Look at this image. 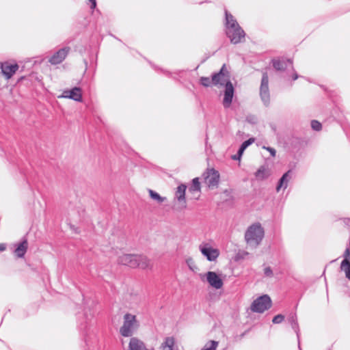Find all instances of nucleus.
<instances>
[{"label": "nucleus", "mask_w": 350, "mask_h": 350, "mask_svg": "<svg viewBox=\"0 0 350 350\" xmlns=\"http://www.w3.org/2000/svg\"><path fill=\"white\" fill-rule=\"evenodd\" d=\"M343 221L347 226L350 228V218H345Z\"/></svg>", "instance_id": "40"}, {"label": "nucleus", "mask_w": 350, "mask_h": 350, "mask_svg": "<svg viewBox=\"0 0 350 350\" xmlns=\"http://www.w3.org/2000/svg\"><path fill=\"white\" fill-rule=\"evenodd\" d=\"M246 120H247L248 122H250V123H251V124H256V122H257V121H256V117H255V116H247V117L246 118Z\"/></svg>", "instance_id": "37"}, {"label": "nucleus", "mask_w": 350, "mask_h": 350, "mask_svg": "<svg viewBox=\"0 0 350 350\" xmlns=\"http://www.w3.org/2000/svg\"><path fill=\"white\" fill-rule=\"evenodd\" d=\"M88 322L85 321V323L83 324L81 323L79 325V329L81 331L83 332V336H84V341L86 345V346H89V337L88 336Z\"/></svg>", "instance_id": "27"}, {"label": "nucleus", "mask_w": 350, "mask_h": 350, "mask_svg": "<svg viewBox=\"0 0 350 350\" xmlns=\"http://www.w3.org/2000/svg\"><path fill=\"white\" fill-rule=\"evenodd\" d=\"M264 275L266 277L272 278L273 273L272 269L270 267H267L264 269Z\"/></svg>", "instance_id": "34"}, {"label": "nucleus", "mask_w": 350, "mask_h": 350, "mask_svg": "<svg viewBox=\"0 0 350 350\" xmlns=\"http://www.w3.org/2000/svg\"><path fill=\"white\" fill-rule=\"evenodd\" d=\"M242 156L243 154L240 151L237 150V154L231 156V159L234 161H240Z\"/></svg>", "instance_id": "36"}, {"label": "nucleus", "mask_w": 350, "mask_h": 350, "mask_svg": "<svg viewBox=\"0 0 350 350\" xmlns=\"http://www.w3.org/2000/svg\"><path fill=\"white\" fill-rule=\"evenodd\" d=\"M28 249V241L26 237H23L22 240L15 245L14 254L18 258H23Z\"/></svg>", "instance_id": "14"}, {"label": "nucleus", "mask_w": 350, "mask_h": 350, "mask_svg": "<svg viewBox=\"0 0 350 350\" xmlns=\"http://www.w3.org/2000/svg\"><path fill=\"white\" fill-rule=\"evenodd\" d=\"M265 236V230L260 223L250 226L245 232V239L247 244L257 246L260 245Z\"/></svg>", "instance_id": "2"}, {"label": "nucleus", "mask_w": 350, "mask_h": 350, "mask_svg": "<svg viewBox=\"0 0 350 350\" xmlns=\"http://www.w3.org/2000/svg\"><path fill=\"white\" fill-rule=\"evenodd\" d=\"M90 3V9L94 10L96 7V0H89Z\"/></svg>", "instance_id": "39"}, {"label": "nucleus", "mask_w": 350, "mask_h": 350, "mask_svg": "<svg viewBox=\"0 0 350 350\" xmlns=\"http://www.w3.org/2000/svg\"><path fill=\"white\" fill-rule=\"evenodd\" d=\"M271 306L272 301L271 297L268 295H262L252 301L250 309L254 312L263 313L265 310L271 308Z\"/></svg>", "instance_id": "4"}, {"label": "nucleus", "mask_w": 350, "mask_h": 350, "mask_svg": "<svg viewBox=\"0 0 350 350\" xmlns=\"http://www.w3.org/2000/svg\"><path fill=\"white\" fill-rule=\"evenodd\" d=\"M200 84L205 88L210 87L212 84L211 79L207 77H201L200 78Z\"/></svg>", "instance_id": "31"}, {"label": "nucleus", "mask_w": 350, "mask_h": 350, "mask_svg": "<svg viewBox=\"0 0 350 350\" xmlns=\"http://www.w3.org/2000/svg\"><path fill=\"white\" fill-rule=\"evenodd\" d=\"M342 257L340 269L345 272L346 278L350 280V248L345 249Z\"/></svg>", "instance_id": "13"}, {"label": "nucleus", "mask_w": 350, "mask_h": 350, "mask_svg": "<svg viewBox=\"0 0 350 350\" xmlns=\"http://www.w3.org/2000/svg\"><path fill=\"white\" fill-rule=\"evenodd\" d=\"M129 350H149L145 343L136 337H132L129 344Z\"/></svg>", "instance_id": "20"}, {"label": "nucleus", "mask_w": 350, "mask_h": 350, "mask_svg": "<svg viewBox=\"0 0 350 350\" xmlns=\"http://www.w3.org/2000/svg\"><path fill=\"white\" fill-rule=\"evenodd\" d=\"M205 183L209 187L217 186L219 180V174L215 169L207 170L203 174Z\"/></svg>", "instance_id": "9"}, {"label": "nucleus", "mask_w": 350, "mask_h": 350, "mask_svg": "<svg viewBox=\"0 0 350 350\" xmlns=\"http://www.w3.org/2000/svg\"><path fill=\"white\" fill-rule=\"evenodd\" d=\"M218 346V342L215 340H210L201 350H216Z\"/></svg>", "instance_id": "29"}, {"label": "nucleus", "mask_w": 350, "mask_h": 350, "mask_svg": "<svg viewBox=\"0 0 350 350\" xmlns=\"http://www.w3.org/2000/svg\"><path fill=\"white\" fill-rule=\"evenodd\" d=\"M288 321L291 324L292 329L294 330V332H295V334L297 335V340H298V347H299V350H301V347H300V343H299L300 330H299V327L296 313H295V312L291 313L288 317Z\"/></svg>", "instance_id": "18"}, {"label": "nucleus", "mask_w": 350, "mask_h": 350, "mask_svg": "<svg viewBox=\"0 0 350 350\" xmlns=\"http://www.w3.org/2000/svg\"><path fill=\"white\" fill-rule=\"evenodd\" d=\"M186 189L187 185L184 183H181L177 187L175 192L174 199L178 202L181 208H185L187 207L185 197Z\"/></svg>", "instance_id": "12"}, {"label": "nucleus", "mask_w": 350, "mask_h": 350, "mask_svg": "<svg viewBox=\"0 0 350 350\" xmlns=\"http://www.w3.org/2000/svg\"><path fill=\"white\" fill-rule=\"evenodd\" d=\"M260 96L263 104L267 107L270 103V94L269 89V77L267 72L262 73L260 86Z\"/></svg>", "instance_id": "5"}, {"label": "nucleus", "mask_w": 350, "mask_h": 350, "mask_svg": "<svg viewBox=\"0 0 350 350\" xmlns=\"http://www.w3.org/2000/svg\"><path fill=\"white\" fill-rule=\"evenodd\" d=\"M238 27H240V25L235 19V18L232 16V14L228 12L227 10H225L226 29H233Z\"/></svg>", "instance_id": "21"}, {"label": "nucleus", "mask_w": 350, "mask_h": 350, "mask_svg": "<svg viewBox=\"0 0 350 350\" xmlns=\"http://www.w3.org/2000/svg\"><path fill=\"white\" fill-rule=\"evenodd\" d=\"M217 75V72H213L211 75V82L212 85L215 86H224L226 85L228 81H230L229 78H226V77H223L221 75L215 77Z\"/></svg>", "instance_id": "22"}, {"label": "nucleus", "mask_w": 350, "mask_h": 350, "mask_svg": "<svg viewBox=\"0 0 350 350\" xmlns=\"http://www.w3.org/2000/svg\"><path fill=\"white\" fill-rule=\"evenodd\" d=\"M148 193L150 197L159 204H161L162 202L167 200L165 197L161 196L159 193L150 189H148Z\"/></svg>", "instance_id": "26"}, {"label": "nucleus", "mask_w": 350, "mask_h": 350, "mask_svg": "<svg viewBox=\"0 0 350 350\" xmlns=\"http://www.w3.org/2000/svg\"><path fill=\"white\" fill-rule=\"evenodd\" d=\"M206 281L211 286L219 289L223 286L224 282L219 275L215 271H208L206 273Z\"/></svg>", "instance_id": "11"}, {"label": "nucleus", "mask_w": 350, "mask_h": 350, "mask_svg": "<svg viewBox=\"0 0 350 350\" xmlns=\"http://www.w3.org/2000/svg\"><path fill=\"white\" fill-rule=\"evenodd\" d=\"M288 65H289L291 68L293 70V61L291 59H272V66L274 69L277 71H284L285 70Z\"/></svg>", "instance_id": "16"}, {"label": "nucleus", "mask_w": 350, "mask_h": 350, "mask_svg": "<svg viewBox=\"0 0 350 350\" xmlns=\"http://www.w3.org/2000/svg\"><path fill=\"white\" fill-rule=\"evenodd\" d=\"M199 196H200L199 195H198L197 197H195V196H193V198L194 199H196V200H198V199L199 198Z\"/></svg>", "instance_id": "46"}, {"label": "nucleus", "mask_w": 350, "mask_h": 350, "mask_svg": "<svg viewBox=\"0 0 350 350\" xmlns=\"http://www.w3.org/2000/svg\"><path fill=\"white\" fill-rule=\"evenodd\" d=\"M70 51V46H65L59 49L49 59V62L52 65L61 64L66 59Z\"/></svg>", "instance_id": "8"}, {"label": "nucleus", "mask_w": 350, "mask_h": 350, "mask_svg": "<svg viewBox=\"0 0 350 350\" xmlns=\"http://www.w3.org/2000/svg\"><path fill=\"white\" fill-rule=\"evenodd\" d=\"M292 171L291 170L286 172L281 178L279 179L278 184L276 185V191L279 192L280 190L283 188L284 189H286L288 187V183L291 178Z\"/></svg>", "instance_id": "19"}, {"label": "nucleus", "mask_w": 350, "mask_h": 350, "mask_svg": "<svg viewBox=\"0 0 350 350\" xmlns=\"http://www.w3.org/2000/svg\"><path fill=\"white\" fill-rule=\"evenodd\" d=\"M152 65V67L157 70H161L164 75H165L166 76H167L168 77H172V72H170V71H167V70H165L162 68H159L157 66H156L154 64H151Z\"/></svg>", "instance_id": "35"}, {"label": "nucleus", "mask_w": 350, "mask_h": 350, "mask_svg": "<svg viewBox=\"0 0 350 350\" xmlns=\"http://www.w3.org/2000/svg\"><path fill=\"white\" fill-rule=\"evenodd\" d=\"M201 191L199 178L196 177L192 180L191 186L189 187V192L191 194L199 193Z\"/></svg>", "instance_id": "25"}, {"label": "nucleus", "mask_w": 350, "mask_h": 350, "mask_svg": "<svg viewBox=\"0 0 350 350\" xmlns=\"http://www.w3.org/2000/svg\"><path fill=\"white\" fill-rule=\"evenodd\" d=\"M226 35L233 44H237L243 42L245 37V33L241 27L226 29Z\"/></svg>", "instance_id": "6"}, {"label": "nucleus", "mask_w": 350, "mask_h": 350, "mask_svg": "<svg viewBox=\"0 0 350 350\" xmlns=\"http://www.w3.org/2000/svg\"><path fill=\"white\" fill-rule=\"evenodd\" d=\"M255 141V139L254 137H250L248 139L244 141L239 146L238 150L240 151L243 154L244 153V151L245 149L252 144Z\"/></svg>", "instance_id": "28"}, {"label": "nucleus", "mask_w": 350, "mask_h": 350, "mask_svg": "<svg viewBox=\"0 0 350 350\" xmlns=\"http://www.w3.org/2000/svg\"><path fill=\"white\" fill-rule=\"evenodd\" d=\"M241 258V256L238 254L235 256V260H239Z\"/></svg>", "instance_id": "44"}, {"label": "nucleus", "mask_w": 350, "mask_h": 350, "mask_svg": "<svg viewBox=\"0 0 350 350\" xmlns=\"http://www.w3.org/2000/svg\"><path fill=\"white\" fill-rule=\"evenodd\" d=\"M1 68L3 75H5L7 79H10L18 69V66L17 64H12L5 62L1 64Z\"/></svg>", "instance_id": "17"}, {"label": "nucleus", "mask_w": 350, "mask_h": 350, "mask_svg": "<svg viewBox=\"0 0 350 350\" xmlns=\"http://www.w3.org/2000/svg\"><path fill=\"white\" fill-rule=\"evenodd\" d=\"M175 345V339L174 337H166L161 344L162 350H173Z\"/></svg>", "instance_id": "24"}, {"label": "nucleus", "mask_w": 350, "mask_h": 350, "mask_svg": "<svg viewBox=\"0 0 350 350\" xmlns=\"http://www.w3.org/2000/svg\"><path fill=\"white\" fill-rule=\"evenodd\" d=\"M111 36L112 37L115 38L116 39H118L116 36H114V35L111 34Z\"/></svg>", "instance_id": "47"}, {"label": "nucleus", "mask_w": 350, "mask_h": 350, "mask_svg": "<svg viewBox=\"0 0 350 350\" xmlns=\"http://www.w3.org/2000/svg\"><path fill=\"white\" fill-rule=\"evenodd\" d=\"M263 148H265L266 150H267L270 152V154L272 157H275V156L276 150L273 148L264 146Z\"/></svg>", "instance_id": "38"}, {"label": "nucleus", "mask_w": 350, "mask_h": 350, "mask_svg": "<svg viewBox=\"0 0 350 350\" xmlns=\"http://www.w3.org/2000/svg\"><path fill=\"white\" fill-rule=\"evenodd\" d=\"M200 250L208 261L215 260L219 255V250L212 247L208 243L201 244Z\"/></svg>", "instance_id": "7"}, {"label": "nucleus", "mask_w": 350, "mask_h": 350, "mask_svg": "<svg viewBox=\"0 0 350 350\" xmlns=\"http://www.w3.org/2000/svg\"><path fill=\"white\" fill-rule=\"evenodd\" d=\"M217 72V76L219 77V75H221L223 77H226V78H229L230 77V72L228 71L227 67H226V65L224 64H223V66H221V68H220V70ZM215 77H217V75L215 76Z\"/></svg>", "instance_id": "30"}, {"label": "nucleus", "mask_w": 350, "mask_h": 350, "mask_svg": "<svg viewBox=\"0 0 350 350\" xmlns=\"http://www.w3.org/2000/svg\"><path fill=\"white\" fill-rule=\"evenodd\" d=\"M181 72H183V70H178V71L174 72V73L178 75V74L180 73Z\"/></svg>", "instance_id": "45"}, {"label": "nucleus", "mask_w": 350, "mask_h": 350, "mask_svg": "<svg viewBox=\"0 0 350 350\" xmlns=\"http://www.w3.org/2000/svg\"><path fill=\"white\" fill-rule=\"evenodd\" d=\"M63 97L81 102L82 100L81 89L79 87H74L70 90H65Z\"/></svg>", "instance_id": "15"}, {"label": "nucleus", "mask_w": 350, "mask_h": 350, "mask_svg": "<svg viewBox=\"0 0 350 350\" xmlns=\"http://www.w3.org/2000/svg\"><path fill=\"white\" fill-rule=\"evenodd\" d=\"M311 127L314 131H319L322 129V124L318 120H313L311 121Z\"/></svg>", "instance_id": "32"}, {"label": "nucleus", "mask_w": 350, "mask_h": 350, "mask_svg": "<svg viewBox=\"0 0 350 350\" xmlns=\"http://www.w3.org/2000/svg\"><path fill=\"white\" fill-rule=\"evenodd\" d=\"M284 320V316L282 314H279L275 315L273 318L272 322L274 324H279V323H282Z\"/></svg>", "instance_id": "33"}, {"label": "nucleus", "mask_w": 350, "mask_h": 350, "mask_svg": "<svg viewBox=\"0 0 350 350\" xmlns=\"http://www.w3.org/2000/svg\"><path fill=\"white\" fill-rule=\"evenodd\" d=\"M299 77V75H297V72H294L293 75V81H295L296 79H297Z\"/></svg>", "instance_id": "43"}, {"label": "nucleus", "mask_w": 350, "mask_h": 350, "mask_svg": "<svg viewBox=\"0 0 350 350\" xmlns=\"http://www.w3.org/2000/svg\"><path fill=\"white\" fill-rule=\"evenodd\" d=\"M123 319V325L120 328V334L124 337H131L139 326L136 316L126 313Z\"/></svg>", "instance_id": "3"}, {"label": "nucleus", "mask_w": 350, "mask_h": 350, "mask_svg": "<svg viewBox=\"0 0 350 350\" xmlns=\"http://www.w3.org/2000/svg\"><path fill=\"white\" fill-rule=\"evenodd\" d=\"M224 88L223 105L224 108H228L232 103L234 95V88L231 81H228V83L224 85Z\"/></svg>", "instance_id": "10"}, {"label": "nucleus", "mask_w": 350, "mask_h": 350, "mask_svg": "<svg viewBox=\"0 0 350 350\" xmlns=\"http://www.w3.org/2000/svg\"><path fill=\"white\" fill-rule=\"evenodd\" d=\"M254 175L257 180H263L270 176V173L267 167L265 165H261L255 172Z\"/></svg>", "instance_id": "23"}, {"label": "nucleus", "mask_w": 350, "mask_h": 350, "mask_svg": "<svg viewBox=\"0 0 350 350\" xmlns=\"http://www.w3.org/2000/svg\"><path fill=\"white\" fill-rule=\"evenodd\" d=\"M250 329H248L247 330H245L244 332H243L241 335H240V337L241 338H243L249 332H250Z\"/></svg>", "instance_id": "42"}, {"label": "nucleus", "mask_w": 350, "mask_h": 350, "mask_svg": "<svg viewBox=\"0 0 350 350\" xmlns=\"http://www.w3.org/2000/svg\"><path fill=\"white\" fill-rule=\"evenodd\" d=\"M118 264L128 266L131 268L139 267L146 269L150 266V260L146 256L138 254H124L118 258Z\"/></svg>", "instance_id": "1"}, {"label": "nucleus", "mask_w": 350, "mask_h": 350, "mask_svg": "<svg viewBox=\"0 0 350 350\" xmlns=\"http://www.w3.org/2000/svg\"><path fill=\"white\" fill-rule=\"evenodd\" d=\"M6 245L5 243H0V252L5 250Z\"/></svg>", "instance_id": "41"}]
</instances>
